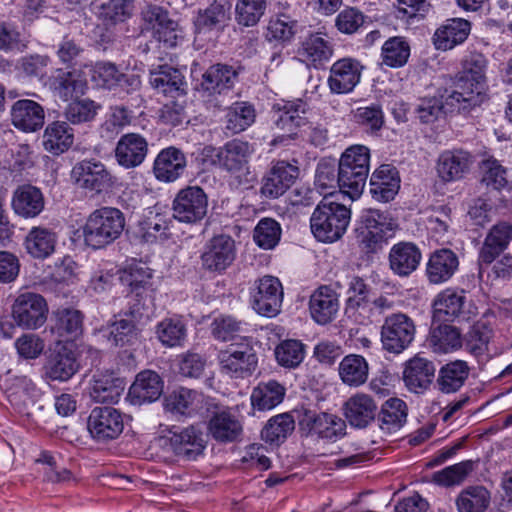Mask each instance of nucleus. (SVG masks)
Listing matches in <instances>:
<instances>
[{
    "mask_svg": "<svg viewBox=\"0 0 512 512\" xmlns=\"http://www.w3.org/2000/svg\"><path fill=\"white\" fill-rule=\"evenodd\" d=\"M465 302L466 296L463 290L451 288L443 290L433 302L434 318L440 321H454L462 315Z\"/></svg>",
    "mask_w": 512,
    "mask_h": 512,
    "instance_id": "39",
    "label": "nucleus"
},
{
    "mask_svg": "<svg viewBox=\"0 0 512 512\" xmlns=\"http://www.w3.org/2000/svg\"><path fill=\"white\" fill-rule=\"evenodd\" d=\"M480 173L481 183L487 188L500 190L508 183L506 169L494 158H488L481 162Z\"/></svg>",
    "mask_w": 512,
    "mask_h": 512,
    "instance_id": "61",
    "label": "nucleus"
},
{
    "mask_svg": "<svg viewBox=\"0 0 512 512\" xmlns=\"http://www.w3.org/2000/svg\"><path fill=\"white\" fill-rule=\"evenodd\" d=\"M78 369L79 363L75 352L65 345H59L47 356L43 375L50 381L66 382L76 374Z\"/></svg>",
    "mask_w": 512,
    "mask_h": 512,
    "instance_id": "16",
    "label": "nucleus"
},
{
    "mask_svg": "<svg viewBox=\"0 0 512 512\" xmlns=\"http://www.w3.org/2000/svg\"><path fill=\"white\" fill-rule=\"evenodd\" d=\"M362 68L357 60L351 58L336 61L330 68L327 80L330 91L334 94H346L353 91L360 82Z\"/></svg>",
    "mask_w": 512,
    "mask_h": 512,
    "instance_id": "17",
    "label": "nucleus"
},
{
    "mask_svg": "<svg viewBox=\"0 0 512 512\" xmlns=\"http://www.w3.org/2000/svg\"><path fill=\"white\" fill-rule=\"evenodd\" d=\"M398 228L396 220L387 211L365 210L356 229V241L365 253H376L387 243Z\"/></svg>",
    "mask_w": 512,
    "mask_h": 512,
    "instance_id": "4",
    "label": "nucleus"
},
{
    "mask_svg": "<svg viewBox=\"0 0 512 512\" xmlns=\"http://www.w3.org/2000/svg\"><path fill=\"white\" fill-rule=\"evenodd\" d=\"M169 443L176 455L188 460L196 459L206 447L203 432L195 426L186 427L179 432H172Z\"/></svg>",
    "mask_w": 512,
    "mask_h": 512,
    "instance_id": "22",
    "label": "nucleus"
},
{
    "mask_svg": "<svg viewBox=\"0 0 512 512\" xmlns=\"http://www.w3.org/2000/svg\"><path fill=\"white\" fill-rule=\"evenodd\" d=\"M218 359L222 371L235 378L251 376L258 364L253 342L248 338L230 344L219 352Z\"/></svg>",
    "mask_w": 512,
    "mask_h": 512,
    "instance_id": "6",
    "label": "nucleus"
},
{
    "mask_svg": "<svg viewBox=\"0 0 512 512\" xmlns=\"http://www.w3.org/2000/svg\"><path fill=\"white\" fill-rule=\"evenodd\" d=\"M275 357L280 366L296 368L305 358V345L299 340H284L276 346Z\"/></svg>",
    "mask_w": 512,
    "mask_h": 512,
    "instance_id": "59",
    "label": "nucleus"
},
{
    "mask_svg": "<svg viewBox=\"0 0 512 512\" xmlns=\"http://www.w3.org/2000/svg\"><path fill=\"white\" fill-rule=\"evenodd\" d=\"M409 56L410 46L403 37H391L382 46V62L391 68L404 66Z\"/></svg>",
    "mask_w": 512,
    "mask_h": 512,
    "instance_id": "56",
    "label": "nucleus"
},
{
    "mask_svg": "<svg viewBox=\"0 0 512 512\" xmlns=\"http://www.w3.org/2000/svg\"><path fill=\"white\" fill-rule=\"evenodd\" d=\"M186 168L184 153L175 147L163 149L154 161L153 172L155 177L162 182L177 180Z\"/></svg>",
    "mask_w": 512,
    "mask_h": 512,
    "instance_id": "26",
    "label": "nucleus"
},
{
    "mask_svg": "<svg viewBox=\"0 0 512 512\" xmlns=\"http://www.w3.org/2000/svg\"><path fill=\"white\" fill-rule=\"evenodd\" d=\"M124 381L112 372H100L93 376L90 396L95 402L116 403L124 391Z\"/></svg>",
    "mask_w": 512,
    "mask_h": 512,
    "instance_id": "35",
    "label": "nucleus"
},
{
    "mask_svg": "<svg viewBox=\"0 0 512 512\" xmlns=\"http://www.w3.org/2000/svg\"><path fill=\"white\" fill-rule=\"evenodd\" d=\"M205 396L192 389L179 388L164 397L163 406L166 412L175 416L191 417L204 408Z\"/></svg>",
    "mask_w": 512,
    "mask_h": 512,
    "instance_id": "19",
    "label": "nucleus"
},
{
    "mask_svg": "<svg viewBox=\"0 0 512 512\" xmlns=\"http://www.w3.org/2000/svg\"><path fill=\"white\" fill-rule=\"evenodd\" d=\"M150 84L159 93L176 97L184 93V78L181 72L168 65L158 67L150 72Z\"/></svg>",
    "mask_w": 512,
    "mask_h": 512,
    "instance_id": "41",
    "label": "nucleus"
},
{
    "mask_svg": "<svg viewBox=\"0 0 512 512\" xmlns=\"http://www.w3.org/2000/svg\"><path fill=\"white\" fill-rule=\"evenodd\" d=\"M255 120V110L246 102L233 104L226 114V129L232 134L244 131Z\"/></svg>",
    "mask_w": 512,
    "mask_h": 512,
    "instance_id": "58",
    "label": "nucleus"
},
{
    "mask_svg": "<svg viewBox=\"0 0 512 512\" xmlns=\"http://www.w3.org/2000/svg\"><path fill=\"white\" fill-rule=\"evenodd\" d=\"M428 341L433 351L438 353H448L462 346L459 329L447 324L433 328Z\"/></svg>",
    "mask_w": 512,
    "mask_h": 512,
    "instance_id": "51",
    "label": "nucleus"
},
{
    "mask_svg": "<svg viewBox=\"0 0 512 512\" xmlns=\"http://www.w3.org/2000/svg\"><path fill=\"white\" fill-rule=\"evenodd\" d=\"M87 427L91 436L106 442L116 439L124 429L122 413L113 407H95L88 417Z\"/></svg>",
    "mask_w": 512,
    "mask_h": 512,
    "instance_id": "13",
    "label": "nucleus"
},
{
    "mask_svg": "<svg viewBox=\"0 0 512 512\" xmlns=\"http://www.w3.org/2000/svg\"><path fill=\"white\" fill-rule=\"evenodd\" d=\"M471 31V24L463 18H452L445 21L433 35V43L439 50H449L463 43Z\"/></svg>",
    "mask_w": 512,
    "mask_h": 512,
    "instance_id": "31",
    "label": "nucleus"
},
{
    "mask_svg": "<svg viewBox=\"0 0 512 512\" xmlns=\"http://www.w3.org/2000/svg\"><path fill=\"white\" fill-rule=\"evenodd\" d=\"M140 29L142 33H151L169 47L177 43V23L169 18L168 12L161 6L146 4L142 8Z\"/></svg>",
    "mask_w": 512,
    "mask_h": 512,
    "instance_id": "9",
    "label": "nucleus"
},
{
    "mask_svg": "<svg viewBox=\"0 0 512 512\" xmlns=\"http://www.w3.org/2000/svg\"><path fill=\"white\" fill-rule=\"evenodd\" d=\"M253 149L246 141L233 139L217 153L219 167L226 171L237 186H247L255 181L249 160Z\"/></svg>",
    "mask_w": 512,
    "mask_h": 512,
    "instance_id": "5",
    "label": "nucleus"
},
{
    "mask_svg": "<svg viewBox=\"0 0 512 512\" xmlns=\"http://www.w3.org/2000/svg\"><path fill=\"white\" fill-rule=\"evenodd\" d=\"M235 257L234 240L228 235H218L206 243L201 261L206 270L221 273L234 262Z\"/></svg>",
    "mask_w": 512,
    "mask_h": 512,
    "instance_id": "15",
    "label": "nucleus"
},
{
    "mask_svg": "<svg viewBox=\"0 0 512 512\" xmlns=\"http://www.w3.org/2000/svg\"><path fill=\"white\" fill-rule=\"evenodd\" d=\"M56 322L53 331L66 341L76 339L83 329V315L71 308H62L55 313Z\"/></svg>",
    "mask_w": 512,
    "mask_h": 512,
    "instance_id": "50",
    "label": "nucleus"
},
{
    "mask_svg": "<svg viewBox=\"0 0 512 512\" xmlns=\"http://www.w3.org/2000/svg\"><path fill=\"white\" fill-rule=\"evenodd\" d=\"M344 411L346 419L352 426L365 428L374 420L377 404L371 396L357 393L346 401Z\"/></svg>",
    "mask_w": 512,
    "mask_h": 512,
    "instance_id": "34",
    "label": "nucleus"
},
{
    "mask_svg": "<svg viewBox=\"0 0 512 512\" xmlns=\"http://www.w3.org/2000/svg\"><path fill=\"white\" fill-rule=\"evenodd\" d=\"M47 303L36 293L20 294L12 307V316L16 324L24 329H37L47 319Z\"/></svg>",
    "mask_w": 512,
    "mask_h": 512,
    "instance_id": "11",
    "label": "nucleus"
},
{
    "mask_svg": "<svg viewBox=\"0 0 512 512\" xmlns=\"http://www.w3.org/2000/svg\"><path fill=\"white\" fill-rule=\"evenodd\" d=\"M350 219L349 208L331 196L323 197L312 213L311 231L317 240L332 243L344 235Z\"/></svg>",
    "mask_w": 512,
    "mask_h": 512,
    "instance_id": "2",
    "label": "nucleus"
},
{
    "mask_svg": "<svg viewBox=\"0 0 512 512\" xmlns=\"http://www.w3.org/2000/svg\"><path fill=\"white\" fill-rule=\"evenodd\" d=\"M295 428V421L289 413L270 418L261 432L262 439L270 444L282 443Z\"/></svg>",
    "mask_w": 512,
    "mask_h": 512,
    "instance_id": "55",
    "label": "nucleus"
},
{
    "mask_svg": "<svg viewBox=\"0 0 512 512\" xmlns=\"http://www.w3.org/2000/svg\"><path fill=\"white\" fill-rule=\"evenodd\" d=\"M74 141L72 128L63 121L50 123L43 135L45 149L53 154H60L68 150Z\"/></svg>",
    "mask_w": 512,
    "mask_h": 512,
    "instance_id": "46",
    "label": "nucleus"
},
{
    "mask_svg": "<svg viewBox=\"0 0 512 512\" xmlns=\"http://www.w3.org/2000/svg\"><path fill=\"white\" fill-rule=\"evenodd\" d=\"M469 375V367L465 361L456 360L444 365L437 378L439 389L444 393L459 390Z\"/></svg>",
    "mask_w": 512,
    "mask_h": 512,
    "instance_id": "48",
    "label": "nucleus"
},
{
    "mask_svg": "<svg viewBox=\"0 0 512 512\" xmlns=\"http://www.w3.org/2000/svg\"><path fill=\"white\" fill-rule=\"evenodd\" d=\"M339 375L345 384L359 386L365 383L368 378V363L360 355H347L340 362Z\"/></svg>",
    "mask_w": 512,
    "mask_h": 512,
    "instance_id": "52",
    "label": "nucleus"
},
{
    "mask_svg": "<svg viewBox=\"0 0 512 512\" xmlns=\"http://www.w3.org/2000/svg\"><path fill=\"white\" fill-rule=\"evenodd\" d=\"M435 366L432 361L417 354L406 361L403 370V381L406 388L413 393H423L431 385Z\"/></svg>",
    "mask_w": 512,
    "mask_h": 512,
    "instance_id": "18",
    "label": "nucleus"
},
{
    "mask_svg": "<svg viewBox=\"0 0 512 512\" xmlns=\"http://www.w3.org/2000/svg\"><path fill=\"white\" fill-rule=\"evenodd\" d=\"M44 110L37 102L29 99L18 100L11 109L12 123L25 132H33L44 124Z\"/></svg>",
    "mask_w": 512,
    "mask_h": 512,
    "instance_id": "30",
    "label": "nucleus"
},
{
    "mask_svg": "<svg viewBox=\"0 0 512 512\" xmlns=\"http://www.w3.org/2000/svg\"><path fill=\"white\" fill-rule=\"evenodd\" d=\"M208 199L198 186L181 189L173 201V216L180 222L195 223L207 213Z\"/></svg>",
    "mask_w": 512,
    "mask_h": 512,
    "instance_id": "12",
    "label": "nucleus"
},
{
    "mask_svg": "<svg viewBox=\"0 0 512 512\" xmlns=\"http://www.w3.org/2000/svg\"><path fill=\"white\" fill-rule=\"evenodd\" d=\"M421 258L420 249L412 242L393 245L388 256L390 269L400 277L412 274L418 268Z\"/></svg>",
    "mask_w": 512,
    "mask_h": 512,
    "instance_id": "25",
    "label": "nucleus"
},
{
    "mask_svg": "<svg viewBox=\"0 0 512 512\" xmlns=\"http://www.w3.org/2000/svg\"><path fill=\"white\" fill-rule=\"evenodd\" d=\"M296 166L285 161H278L270 168L262 179L261 193L269 198L282 195L298 177Z\"/></svg>",
    "mask_w": 512,
    "mask_h": 512,
    "instance_id": "20",
    "label": "nucleus"
},
{
    "mask_svg": "<svg viewBox=\"0 0 512 512\" xmlns=\"http://www.w3.org/2000/svg\"><path fill=\"white\" fill-rule=\"evenodd\" d=\"M297 22L287 15H278L271 18L266 32V39L270 42L290 41L296 32Z\"/></svg>",
    "mask_w": 512,
    "mask_h": 512,
    "instance_id": "64",
    "label": "nucleus"
},
{
    "mask_svg": "<svg viewBox=\"0 0 512 512\" xmlns=\"http://www.w3.org/2000/svg\"><path fill=\"white\" fill-rule=\"evenodd\" d=\"M163 392V381L154 371L140 372L129 389L131 403L141 405L157 400Z\"/></svg>",
    "mask_w": 512,
    "mask_h": 512,
    "instance_id": "29",
    "label": "nucleus"
},
{
    "mask_svg": "<svg viewBox=\"0 0 512 512\" xmlns=\"http://www.w3.org/2000/svg\"><path fill=\"white\" fill-rule=\"evenodd\" d=\"M511 239L512 225L507 222L494 225L481 248L479 264H491L508 247Z\"/></svg>",
    "mask_w": 512,
    "mask_h": 512,
    "instance_id": "33",
    "label": "nucleus"
},
{
    "mask_svg": "<svg viewBox=\"0 0 512 512\" xmlns=\"http://www.w3.org/2000/svg\"><path fill=\"white\" fill-rule=\"evenodd\" d=\"M237 72L228 65L215 64L203 74L201 86L210 94H221L233 87Z\"/></svg>",
    "mask_w": 512,
    "mask_h": 512,
    "instance_id": "43",
    "label": "nucleus"
},
{
    "mask_svg": "<svg viewBox=\"0 0 512 512\" xmlns=\"http://www.w3.org/2000/svg\"><path fill=\"white\" fill-rule=\"evenodd\" d=\"M281 228L278 222L271 218L259 221L254 229V241L263 249L274 248L280 240Z\"/></svg>",
    "mask_w": 512,
    "mask_h": 512,
    "instance_id": "63",
    "label": "nucleus"
},
{
    "mask_svg": "<svg viewBox=\"0 0 512 512\" xmlns=\"http://www.w3.org/2000/svg\"><path fill=\"white\" fill-rule=\"evenodd\" d=\"M471 164L472 156L466 151H444L437 160L436 171L442 181L453 182L463 178Z\"/></svg>",
    "mask_w": 512,
    "mask_h": 512,
    "instance_id": "24",
    "label": "nucleus"
},
{
    "mask_svg": "<svg viewBox=\"0 0 512 512\" xmlns=\"http://www.w3.org/2000/svg\"><path fill=\"white\" fill-rule=\"evenodd\" d=\"M472 110L461 101L456 92L452 89L445 90L440 97L424 98L420 100L416 111L424 123H431L448 113H468Z\"/></svg>",
    "mask_w": 512,
    "mask_h": 512,
    "instance_id": "14",
    "label": "nucleus"
},
{
    "mask_svg": "<svg viewBox=\"0 0 512 512\" xmlns=\"http://www.w3.org/2000/svg\"><path fill=\"white\" fill-rule=\"evenodd\" d=\"M416 335L414 320L404 313H393L384 319L380 339L383 349L400 354L410 347Z\"/></svg>",
    "mask_w": 512,
    "mask_h": 512,
    "instance_id": "7",
    "label": "nucleus"
},
{
    "mask_svg": "<svg viewBox=\"0 0 512 512\" xmlns=\"http://www.w3.org/2000/svg\"><path fill=\"white\" fill-rule=\"evenodd\" d=\"M147 153L148 142L138 133L124 134L115 148V158L118 164L126 169L141 165Z\"/></svg>",
    "mask_w": 512,
    "mask_h": 512,
    "instance_id": "21",
    "label": "nucleus"
},
{
    "mask_svg": "<svg viewBox=\"0 0 512 512\" xmlns=\"http://www.w3.org/2000/svg\"><path fill=\"white\" fill-rule=\"evenodd\" d=\"M305 421L310 426V430L321 438L334 440L345 434V421L333 414L307 412Z\"/></svg>",
    "mask_w": 512,
    "mask_h": 512,
    "instance_id": "44",
    "label": "nucleus"
},
{
    "mask_svg": "<svg viewBox=\"0 0 512 512\" xmlns=\"http://www.w3.org/2000/svg\"><path fill=\"white\" fill-rule=\"evenodd\" d=\"M44 196L40 189L32 185L19 186L13 193L12 208L24 218H34L44 209Z\"/></svg>",
    "mask_w": 512,
    "mask_h": 512,
    "instance_id": "36",
    "label": "nucleus"
},
{
    "mask_svg": "<svg viewBox=\"0 0 512 512\" xmlns=\"http://www.w3.org/2000/svg\"><path fill=\"white\" fill-rule=\"evenodd\" d=\"M283 287L278 278L266 275L255 282L251 305L256 313L268 318L279 314L283 302Z\"/></svg>",
    "mask_w": 512,
    "mask_h": 512,
    "instance_id": "8",
    "label": "nucleus"
},
{
    "mask_svg": "<svg viewBox=\"0 0 512 512\" xmlns=\"http://www.w3.org/2000/svg\"><path fill=\"white\" fill-rule=\"evenodd\" d=\"M488 61L478 52L469 53L462 61V69L454 81L453 90L471 109L486 99V70Z\"/></svg>",
    "mask_w": 512,
    "mask_h": 512,
    "instance_id": "1",
    "label": "nucleus"
},
{
    "mask_svg": "<svg viewBox=\"0 0 512 512\" xmlns=\"http://www.w3.org/2000/svg\"><path fill=\"white\" fill-rule=\"evenodd\" d=\"M309 309L312 318L317 323L331 322L339 310L336 292L328 286H321L310 296Z\"/></svg>",
    "mask_w": 512,
    "mask_h": 512,
    "instance_id": "32",
    "label": "nucleus"
},
{
    "mask_svg": "<svg viewBox=\"0 0 512 512\" xmlns=\"http://www.w3.org/2000/svg\"><path fill=\"white\" fill-rule=\"evenodd\" d=\"M333 49L329 41L320 34L310 35L303 41L299 49V55L303 61L313 64H321L332 56Z\"/></svg>",
    "mask_w": 512,
    "mask_h": 512,
    "instance_id": "53",
    "label": "nucleus"
},
{
    "mask_svg": "<svg viewBox=\"0 0 512 512\" xmlns=\"http://www.w3.org/2000/svg\"><path fill=\"white\" fill-rule=\"evenodd\" d=\"M474 469L471 460L448 466L432 474L431 481L442 487H451L463 483Z\"/></svg>",
    "mask_w": 512,
    "mask_h": 512,
    "instance_id": "57",
    "label": "nucleus"
},
{
    "mask_svg": "<svg viewBox=\"0 0 512 512\" xmlns=\"http://www.w3.org/2000/svg\"><path fill=\"white\" fill-rule=\"evenodd\" d=\"M54 93L64 101L84 94L85 82L76 71L59 70L50 80Z\"/></svg>",
    "mask_w": 512,
    "mask_h": 512,
    "instance_id": "49",
    "label": "nucleus"
},
{
    "mask_svg": "<svg viewBox=\"0 0 512 512\" xmlns=\"http://www.w3.org/2000/svg\"><path fill=\"white\" fill-rule=\"evenodd\" d=\"M230 9L231 6L226 0L214 1L198 12L194 21L196 30L205 33L222 29L230 19Z\"/></svg>",
    "mask_w": 512,
    "mask_h": 512,
    "instance_id": "42",
    "label": "nucleus"
},
{
    "mask_svg": "<svg viewBox=\"0 0 512 512\" xmlns=\"http://www.w3.org/2000/svg\"><path fill=\"white\" fill-rule=\"evenodd\" d=\"M459 267L458 256L450 249L434 251L426 264V276L431 284L447 282Z\"/></svg>",
    "mask_w": 512,
    "mask_h": 512,
    "instance_id": "23",
    "label": "nucleus"
},
{
    "mask_svg": "<svg viewBox=\"0 0 512 512\" xmlns=\"http://www.w3.org/2000/svg\"><path fill=\"white\" fill-rule=\"evenodd\" d=\"M73 183L80 189L100 194L113 185L111 173L105 165L97 160H82L71 171Z\"/></svg>",
    "mask_w": 512,
    "mask_h": 512,
    "instance_id": "10",
    "label": "nucleus"
},
{
    "mask_svg": "<svg viewBox=\"0 0 512 512\" xmlns=\"http://www.w3.org/2000/svg\"><path fill=\"white\" fill-rule=\"evenodd\" d=\"M370 192L377 201L388 202L398 193L400 178L395 167L384 164L370 178Z\"/></svg>",
    "mask_w": 512,
    "mask_h": 512,
    "instance_id": "28",
    "label": "nucleus"
},
{
    "mask_svg": "<svg viewBox=\"0 0 512 512\" xmlns=\"http://www.w3.org/2000/svg\"><path fill=\"white\" fill-rule=\"evenodd\" d=\"M407 405L399 398H390L384 402L379 414V425L385 433L399 430L407 420Z\"/></svg>",
    "mask_w": 512,
    "mask_h": 512,
    "instance_id": "47",
    "label": "nucleus"
},
{
    "mask_svg": "<svg viewBox=\"0 0 512 512\" xmlns=\"http://www.w3.org/2000/svg\"><path fill=\"white\" fill-rule=\"evenodd\" d=\"M24 244L33 258L45 259L55 251L57 234L48 227L33 226L27 233Z\"/></svg>",
    "mask_w": 512,
    "mask_h": 512,
    "instance_id": "40",
    "label": "nucleus"
},
{
    "mask_svg": "<svg viewBox=\"0 0 512 512\" xmlns=\"http://www.w3.org/2000/svg\"><path fill=\"white\" fill-rule=\"evenodd\" d=\"M369 172H364L362 169L354 170L353 167L338 166V181L339 188L347 189L345 192L354 198L359 196L365 187L366 180Z\"/></svg>",
    "mask_w": 512,
    "mask_h": 512,
    "instance_id": "62",
    "label": "nucleus"
},
{
    "mask_svg": "<svg viewBox=\"0 0 512 512\" xmlns=\"http://www.w3.org/2000/svg\"><path fill=\"white\" fill-rule=\"evenodd\" d=\"M285 393V387L276 380L260 382L251 393V404L259 411L271 410L283 401Z\"/></svg>",
    "mask_w": 512,
    "mask_h": 512,
    "instance_id": "45",
    "label": "nucleus"
},
{
    "mask_svg": "<svg viewBox=\"0 0 512 512\" xmlns=\"http://www.w3.org/2000/svg\"><path fill=\"white\" fill-rule=\"evenodd\" d=\"M208 431L216 441L228 443L237 441L241 437L243 427L236 415L228 410H222L211 417Z\"/></svg>",
    "mask_w": 512,
    "mask_h": 512,
    "instance_id": "37",
    "label": "nucleus"
},
{
    "mask_svg": "<svg viewBox=\"0 0 512 512\" xmlns=\"http://www.w3.org/2000/svg\"><path fill=\"white\" fill-rule=\"evenodd\" d=\"M491 501L490 492L483 486H469L458 495L459 512H485Z\"/></svg>",
    "mask_w": 512,
    "mask_h": 512,
    "instance_id": "54",
    "label": "nucleus"
},
{
    "mask_svg": "<svg viewBox=\"0 0 512 512\" xmlns=\"http://www.w3.org/2000/svg\"><path fill=\"white\" fill-rule=\"evenodd\" d=\"M369 291L362 278L355 276L350 280L345 312L358 323H364L370 317Z\"/></svg>",
    "mask_w": 512,
    "mask_h": 512,
    "instance_id": "27",
    "label": "nucleus"
},
{
    "mask_svg": "<svg viewBox=\"0 0 512 512\" xmlns=\"http://www.w3.org/2000/svg\"><path fill=\"white\" fill-rule=\"evenodd\" d=\"M278 116L275 120L276 126L287 133V136L296 135L297 128L305 124L307 104L300 99L295 101H283L274 105Z\"/></svg>",
    "mask_w": 512,
    "mask_h": 512,
    "instance_id": "38",
    "label": "nucleus"
},
{
    "mask_svg": "<svg viewBox=\"0 0 512 512\" xmlns=\"http://www.w3.org/2000/svg\"><path fill=\"white\" fill-rule=\"evenodd\" d=\"M266 7L267 0H237L236 20L240 25L254 26L264 15Z\"/></svg>",
    "mask_w": 512,
    "mask_h": 512,
    "instance_id": "60",
    "label": "nucleus"
},
{
    "mask_svg": "<svg viewBox=\"0 0 512 512\" xmlns=\"http://www.w3.org/2000/svg\"><path fill=\"white\" fill-rule=\"evenodd\" d=\"M125 227L124 214L114 207H101L90 213L82 228L88 247L101 249L117 240Z\"/></svg>",
    "mask_w": 512,
    "mask_h": 512,
    "instance_id": "3",
    "label": "nucleus"
}]
</instances>
